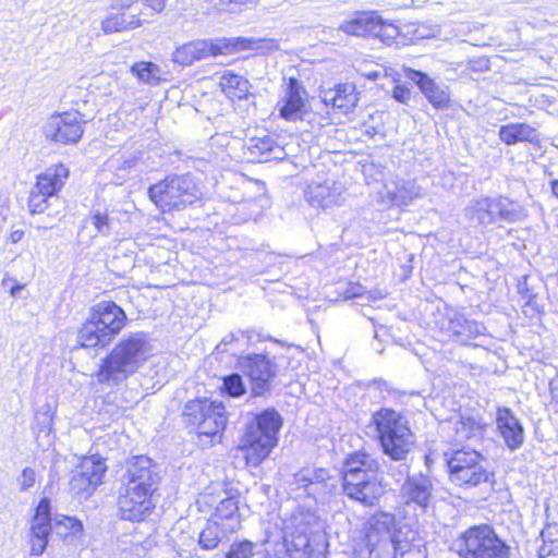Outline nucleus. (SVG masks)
<instances>
[{
    "instance_id": "obj_54",
    "label": "nucleus",
    "mask_w": 558,
    "mask_h": 558,
    "mask_svg": "<svg viewBox=\"0 0 558 558\" xmlns=\"http://www.w3.org/2000/svg\"><path fill=\"white\" fill-rule=\"evenodd\" d=\"M24 236L23 230H14L9 234V241L13 244L20 242Z\"/></svg>"
},
{
    "instance_id": "obj_46",
    "label": "nucleus",
    "mask_w": 558,
    "mask_h": 558,
    "mask_svg": "<svg viewBox=\"0 0 558 558\" xmlns=\"http://www.w3.org/2000/svg\"><path fill=\"white\" fill-rule=\"evenodd\" d=\"M49 196L38 193L37 190L33 187L28 197L29 213L33 215L43 214L49 206Z\"/></svg>"
},
{
    "instance_id": "obj_36",
    "label": "nucleus",
    "mask_w": 558,
    "mask_h": 558,
    "mask_svg": "<svg viewBox=\"0 0 558 558\" xmlns=\"http://www.w3.org/2000/svg\"><path fill=\"white\" fill-rule=\"evenodd\" d=\"M143 23L144 21L140 17V14H132L126 17L124 13H113L101 22V29L105 34H111L138 28Z\"/></svg>"
},
{
    "instance_id": "obj_57",
    "label": "nucleus",
    "mask_w": 558,
    "mask_h": 558,
    "mask_svg": "<svg viewBox=\"0 0 558 558\" xmlns=\"http://www.w3.org/2000/svg\"><path fill=\"white\" fill-rule=\"evenodd\" d=\"M551 192L558 198V180L551 181Z\"/></svg>"
},
{
    "instance_id": "obj_48",
    "label": "nucleus",
    "mask_w": 558,
    "mask_h": 558,
    "mask_svg": "<svg viewBox=\"0 0 558 558\" xmlns=\"http://www.w3.org/2000/svg\"><path fill=\"white\" fill-rule=\"evenodd\" d=\"M253 544L248 541L233 543L226 558H252Z\"/></svg>"
},
{
    "instance_id": "obj_45",
    "label": "nucleus",
    "mask_w": 558,
    "mask_h": 558,
    "mask_svg": "<svg viewBox=\"0 0 558 558\" xmlns=\"http://www.w3.org/2000/svg\"><path fill=\"white\" fill-rule=\"evenodd\" d=\"M85 223H90L97 233L101 235H109L111 226L109 216L99 210L93 211L89 217L85 219Z\"/></svg>"
},
{
    "instance_id": "obj_6",
    "label": "nucleus",
    "mask_w": 558,
    "mask_h": 558,
    "mask_svg": "<svg viewBox=\"0 0 558 558\" xmlns=\"http://www.w3.org/2000/svg\"><path fill=\"white\" fill-rule=\"evenodd\" d=\"M372 422L384 453L396 461L404 460L415 442L408 420L401 413L384 408L372 415Z\"/></svg>"
},
{
    "instance_id": "obj_32",
    "label": "nucleus",
    "mask_w": 558,
    "mask_h": 558,
    "mask_svg": "<svg viewBox=\"0 0 558 558\" xmlns=\"http://www.w3.org/2000/svg\"><path fill=\"white\" fill-rule=\"evenodd\" d=\"M389 201L397 206L409 205L422 196V187L412 180H399L392 186H386Z\"/></svg>"
},
{
    "instance_id": "obj_39",
    "label": "nucleus",
    "mask_w": 558,
    "mask_h": 558,
    "mask_svg": "<svg viewBox=\"0 0 558 558\" xmlns=\"http://www.w3.org/2000/svg\"><path fill=\"white\" fill-rule=\"evenodd\" d=\"M131 72L145 84L158 85L161 80V70L153 62H136L132 65Z\"/></svg>"
},
{
    "instance_id": "obj_5",
    "label": "nucleus",
    "mask_w": 558,
    "mask_h": 558,
    "mask_svg": "<svg viewBox=\"0 0 558 558\" xmlns=\"http://www.w3.org/2000/svg\"><path fill=\"white\" fill-rule=\"evenodd\" d=\"M281 425V415L275 409H266L247 423L238 446L247 465L258 466L269 456L278 442Z\"/></svg>"
},
{
    "instance_id": "obj_59",
    "label": "nucleus",
    "mask_w": 558,
    "mask_h": 558,
    "mask_svg": "<svg viewBox=\"0 0 558 558\" xmlns=\"http://www.w3.org/2000/svg\"><path fill=\"white\" fill-rule=\"evenodd\" d=\"M10 281H13V279H4L2 283H3V286H8V282H10Z\"/></svg>"
},
{
    "instance_id": "obj_52",
    "label": "nucleus",
    "mask_w": 558,
    "mask_h": 558,
    "mask_svg": "<svg viewBox=\"0 0 558 558\" xmlns=\"http://www.w3.org/2000/svg\"><path fill=\"white\" fill-rule=\"evenodd\" d=\"M137 1L138 0H113L111 8L119 11L118 13H124V11L129 10Z\"/></svg>"
},
{
    "instance_id": "obj_43",
    "label": "nucleus",
    "mask_w": 558,
    "mask_h": 558,
    "mask_svg": "<svg viewBox=\"0 0 558 558\" xmlns=\"http://www.w3.org/2000/svg\"><path fill=\"white\" fill-rule=\"evenodd\" d=\"M222 390L230 397L238 398L246 392V387L240 374L233 373L222 378Z\"/></svg>"
},
{
    "instance_id": "obj_4",
    "label": "nucleus",
    "mask_w": 558,
    "mask_h": 558,
    "mask_svg": "<svg viewBox=\"0 0 558 558\" xmlns=\"http://www.w3.org/2000/svg\"><path fill=\"white\" fill-rule=\"evenodd\" d=\"M283 543L291 558H324L325 536L318 518L310 511L293 513L284 524Z\"/></svg>"
},
{
    "instance_id": "obj_31",
    "label": "nucleus",
    "mask_w": 558,
    "mask_h": 558,
    "mask_svg": "<svg viewBox=\"0 0 558 558\" xmlns=\"http://www.w3.org/2000/svg\"><path fill=\"white\" fill-rule=\"evenodd\" d=\"M378 25V15L375 12H363L343 22L339 29L352 36H375Z\"/></svg>"
},
{
    "instance_id": "obj_7",
    "label": "nucleus",
    "mask_w": 558,
    "mask_h": 558,
    "mask_svg": "<svg viewBox=\"0 0 558 558\" xmlns=\"http://www.w3.org/2000/svg\"><path fill=\"white\" fill-rule=\"evenodd\" d=\"M124 311L113 302H100L93 307L89 318L78 331L83 348L107 345L125 326Z\"/></svg>"
},
{
    "instance_id": "obj_58",
    "label": "nucleus",
    "mask_w": 558,
    "mask_h": 558,
    "mask_svg": "<svg viewBox=\"0 0 558 558\" xmlns=\"http://www.w3.org/2000/svg\"><path fill=\"white\" fill-rule=\"evenodd\" d=\"M104 80H109L108 76H104V75H100L97 77V81H104Z\"/></svg>"
},
{
    "instance_id": "obj_49",
    "label": "nucleus",
    "mask_w": 558,
    "mask_h": 558,
    "mask_svg": "<svg viewBox=\"0 0 558 558\" xmlns=\"http://www.w3.org/2000/svg\"><path fill=\"white\" fill-rule=\"evenodd\" d=\"M238 502L233 498L220 501L216 509V515L220 519H232L238 513Z\"/></svg>"
},
{
    "instance_id": "obj_15",
    "label": "nucleus",
    "mask_w": 558,
    "mask_h": 558,
    "mask_svg": "<svg viewBox=\"0 0 558 558\" xmlns=\"http://www.w3.org/2000/svg\"><path fill=\"white\" fill-rule=\"evenodd\" d=\"M106 471L107 465L101 457H84L70 481L71 492L77 496L90 495L102 483Z\"/></svg>"
},
{
    "instance_id": "obj_41",
    "label": "nucleus",
    "mask_w": 558,
    "mask_h": 558,
    "mask_svg": "<svg viewBox=\"0 0 558 558\" xmlns=\"http://www.w3.org/2000/svg\"><path fill=\"white\" fill-rule=\"evenodd\" d=\"M222 538V530L218 522H208L198 536V544L205 550L215 549Z\"/></svg>"
},
{
    "instance_id": "obj_24",
    "label": "nucleus",
    "mask_w": 558,
    "mask_h": 558,
    "mask_svg": "<svg viewBox=\"0 0 558 558\" xmlns=\"http://www.w3.org/2000/svg\"><path fill=\"white\" fill-rule=\"evenodd\" d=\"M407 77L414 82L429 102L436 108L447 107L450 95L445 86L436 84L425 73L416 70H409Z\"/></svg>"
},
{
    "instance_id": "obj_56",
    "label": "nucleus",
    "mask_w": 558,
    "mask_h": 558,
    "mask_svg": "<svg viewBox=\"0 0 558 558\" xmlns=\"http://www.w3.org/2000/svg\"><path fill=\"white\" fill-rule=\"evenodd\" d=\"M23 288H24V286L19 284V283H16V284L12 286V287L10 288V293H11V295H12V296H15V295H16V294H17V293H19Z\"/></svg>"
},
{
    "instance_id": "obj_40",
    "label": "nucleus",
    "mask_w": 558,
    "mask_h": 558,
    "mask_svg": "<svg viewBox=\"0 0 558 558\" xmlns=\"http://www.w3.org/2000/svg\"><path fill=\"white\" fill-rule=\"evenodd\" d=\"M248 340L250 337H246L244 331L230 332L217 344L216 350L219 353H235L246 347Z\"/></svg>"
},
{
    "instance_id": "obj_27",
    "label": "nucleus",
    "mask_w": 558,
    "mask_h": 558,
    "mask_svg": "<svg viewBox=\"0 0 558 558\" xmlns=\"http://www.w3.org/2000/svg\"><path fill=\"white\" fill-rule=\"evenodd\" d=\"M433 484L429 477L415 475L409 477L402 486L407 502H413L422 509H426L432 498Z\"/></svg>"
},
{
    "instance_id": "obj_38",
    "label": "nucleus",
    "mask_w": 558,
    "mask_h": 558,
    "mask_svg": "<svg viewBox=\"0 0 558 558\" xmlns=\"http://www.w3.org/2000/svg\"><path fill=\"white\" fill-rule=\"evenodd\" d=\"M457 441L480 439L483 435L484 424L481 420L472 416H461L456 423Z\"/></svg>"
},
{
    "instance_id": "obj_20",
    "label": "nucleus",
    "mask_w": 558,
    "mask_h": 558,
    "mask_svg": "<svg viewBox=\"0 0 558 558\" xmlns=\"http://www.w3.org/2000/svg\"><path fill=\"white\" fill-rule=\"evenodd\" d=\"M294 481L316 500L325 499L337 488V481L326 469H303L294 475Z\"/></svg>"
},
{
    "instance_id": "obj_33",
    "label": "nucleus",
    "mask_w": 558,
    "mask_h": 558,
    "mask_svg": "<svg viewBox=\"0 0 558 558\" xmlns=\"http://www.w3.org/2000/svg\"><path fill=\"white\" fill-rule=\"evenodd\" d=\"M227 39L230 43L228 45L229 54L243 50H254L262 54H267L279 49V43L274 38L235 37Z\"/></svg>"
},
{
    "instance_id": "obj_26",
    "label": "nucleus",
    "mask_w": 558,
    "mask_h": 558,
    "mask_svg": "<svg viewBox=\"0 0 558 558\" xmlns=\"http://www.w3.org/2000/svg\"><path fill=\"white\" fill-rule=\"evenodd\" d=\"M322 99L326 106H331L332 109L344 114L352 111L359 100L355 87L348 83L324 90Z\"/></svg>"
},
{
    "instance_id": "obj_2",
    "label": "nucleus",
    "mask_w": 558,
    "mask_h": 558,
    "mask_svg": "<svg viewBox=\"0 0 558 558\" xmlns=\"http://www.w3.org/2000/svg\"><path fill=\"white\" fill-rule=\"evenodd\" d=\"M149 335L144 331L122 337L101 361L96 378L99 384L118 386L135 374L153 355Z\"/></svg>"
},
{
    "instance_id": "obj_34",
    "label": "nucleus",
    "mask_w": 558,
    "mask_h": 558,
    "mask_svg": "<svg viewBox=\"0 0 558 558\" xmlns=\"http://www.w3.org/2000/svg\"><path fill=\"white\" fill-rule=\"evenodd\" d=\"M219 86L231 100L246 98L251 87L247 78L230 71H226L220 76Z\"/></svg>"
},
{
    "instance_id": "obj_22",
    "label": "nucleus",
    "mask_w": 558,
    "mask_h": 558,
    "mask_svg": "<svg viewBox=\"0 0 558 558\" xmlns=\"http://www.w3.org/2000/svg\"><path fill=\"white\" fill-rule=\"evenodd\" d=\"M496 423L500 436L510 450H517L522 446L524 440L523 427L510 409L498 408Z\"/></svg>"
},
{
    "instance_id": "obj_25",
    "label": "nucleus",
    "mask_w": 558,
    "mask_h": 558,
    "mask_svg": "<svg viewBox=\"0 0 558 558\" xmlns=\"http://www.w3.org/2000/svg\"><path fill=\"white\" fill-rule=\"evenodd\" d=\"M466 218L476 226L487 227L498 222L496 197H478L465 207Z\"/></svg>"
},
{
    "instance_id": "obj_16",
    "label": "nucleus",
    "mask_w": 558,
    "mask_h": 558,
    "mask_svg": "<svg viewBox=\"0 0 558 558\" xmlns=\"http://www.w3.org/2000/svg\"><path fill=\"white\" fill-rule=\"evenodd\" d=\"M47 138L60 144H75L83 136L84 129L77 111L52 114L44 126Z\"/></svg>"
},
{
    "instance_id": "obj_50",
    "label": "nucleus",
    "mask_w": 558,
    "mask_h": 558,
    "mask_svg": "<svg viewBox=\"0 0 558 558\" xmlns=\"http://www.w3.org/2000/svg\"><path fill=\"white\" fill-rule=\"evenodd\" d=\"M36 482V472L32 468H25L22 471L21 476L17 478V483L21 490H28L34 486Z\"/></svg>"
},
{
    "instance_id": "obj_53",
    "label": "nucleus",
    "mask_w": 558,
    "mask_h": 558,
    "mask_svg": "<svg viewBox=\"0 0 558 558\" xmlns=\"http://www.w3.org/2000/svg\"><path fill=\"white\" fill-rule=\"evenodd\" d=\"M144 4L156 13H161L167 4L166 0H144Z\"/></svg>"
},
{
    "instance_id": "obj_37",
    "label": "nucleus",
    "mask_w": 558,
    "mask_h": 558,
    "mask_svg": "<svg viewBox=\"0 0 558 558\" xmlns=\"http://www.w3.org/2000/svg\"><path fill=\"white\" fill-rule=\"evenodd\" d=\"M498 220L507 222H518L526 218L527 211L520 203L507 197H496Z\"/></svg>"
},
{
    "instance_id": "obj_19",
    "label": "nucleus",
    "mask_w": 558,
    "mask_h": 558,
    "mask_svg": "<svg viewBox=\"0 0 558 558\" xmlns=\"http://www.w3.org/2000/svg\"><path fill=\"white\" fill-rule=\"evenodd\" d=\"M395 517L390 513H375L367 522L366 545L369 558H381L386 541H390L395 527Z\"/></svg>"
},
{
    "instance_id": "obj_21",
    "label": "nucleus",
    "mask_w": 558,
    "mask_h": 558,
    "mask_svg": "<svg viewBox=\"0 0 558 558\" xmlns=\"http://www.w3.org/2000/svg\"><path fill=\"white\" fill-rule=\"evenodd\" d=\"M243 148L248 161L264 162L270 159H282L284 156L283 148L268 134L245 140Z\"/></svg>"
},
{
    "instance_id": "obj_30",
    "label": "nucleus",
    "mask_w": 558,
    "mask_h": 558,
    "mask_svg": "<svg viewBox=\"0 0 558 558\" xmlns=\"http://www.w3.org/2000/svg\"><path fill=\"white\" fill-rule=\"evenodd\" d=\"M499 138L507 145H514L519 142L531 144L539 143V134L533 126L526 123H509L499 129Z\"/></svg>"
},
{
    "instance_id": "obj_55",
    "label": "nucleus",
    "mask_w": 558,
    "mask_h": 558,
    "mask_svg": "<svg viewBox=\"0 0 558 558\" xmlns=\"http://www.w3.org/2000/svg\"><path fill=\"white\" fill-rule=\"evenodd\" d=\"M549 389L553 400L558 401V377L550 380Z\"/></svg>"
},
{
    "instance_id": "obj_11",
    "label": "nucleus",
    "mask_w": 558,
    "mask_h": 558,
    "mask_svg": "<svg viewBox=\"0 0 558 558\" xmlns=\"http://www.w3.org/2000/svg\"><path fill=\"white\" fill-rule=\"evenodd\" d=\"M184 414L189 424L195 426L199 435L207 437L218 435L227 424L226 408L219 401L191 400L185 404Z\"/></svg>"
},
{
    "instance_id": "obj_60",
    "label": "nucleus",
    "mask_w": 558,
    "mask_h": 558,
    "mask_svg": "<svg viewBox=\"0 0 558 558\" xmlns=\"http://www.w3.org/2000/svg\"><path fill=\"white\" fill-rule=\"evenodd\" d=\"M362 294L360 292H353V296H361Z\"/></svg>"
},
{
    "instance_id": "obj_47",
    "label": "nucleus",
    "mask_w": 558,
    "mask_h": 558,
    "mask_svg": "<svg viewBox=\"0 0 558 558\" xmlns=\"http://www.w3.org/2000/svg\"><path fill=\"white\" fill-rule=\"evenodd\" d=\"M259 0H205L217 12L232 11V5H256Z\"/></svg>"
},
{
    "instance_id": "obj_12",
    "label": "nucleus",
    "mask_w": 558,
    "mask_h": 558,
    "mask_svg": "<svg viewBox=\"0 0 558 558\" xmlns=\"http://www.w3.org/2000/svg\"><path fill=\"white\" fill-rule=\"evenodd\" d=\"M450 480L459 486H477L487 482L489 473L475 450H457L448 459Z\"/></svg>"
},
{
    "instance_id": "obj_23",
    "label": "nucleus",
    "mask_w": 558,
    "mask_h": 558,
    "mask_svg": "<svg viewBox=\"0 0 558 558\" xmlns=\"http://www.w3.org/2000/svg\"><path fill=\"white\" fill-rule=\"evenodd\" d=\"M417 533L407 524L395 525L390 541H386L381 558H397L415 547Z\"/></svg>"
},
{
    "instance_id": "obj_28",
    "label": "nucleus",
    "mask_w": 558,
    "mask_h": 558,
    "mask_svg": "<svg viewBox=\"0 0 558 558\" xmlns=\"http://www.w3.org/2000/svg\"><path fill=\"white\" fill-rule=\"evenodd\" d=\"M305 102L300 93L296 80L291 78L284 98L278 104L280 116L288 121L301 119L304 113Z\"/></svg>"
},
{
    "instance_id": "obj_18",
    "label": "nucleus",
    "mask_w": 558,
    "mask_h": 558,
    "mask_svg": "<svg viewBox=\"0 0 558 558\" xmlns=\"http://www.w3.org/2000/svg\"><path fill=\"white\" fill-rule=\"evenodd\" d=\"M227 38H217L214 40H195L175 49L172 60L181 65H190L194 61L206 59L208 57L229 54Z\"/></svg>"
},
{
    "instance_id": "obj_10",
    "label": "nucleus",
    "mask_w": 558,
    "mask_h": 558,
    "mask_svg": "<svg viewBox=\"0 0 558 558\" xmlns=\"http://www.w3.org/2000/svg\"><path fill=\"white\" fill-rule=\"evenodd\" d=\"M458 546L460 558H510V547L487 524L468 529Z\"/></svg>"
},
{
    "instance_id": "obj_13",
    "label": "nucleus",
    "mask_w": 558,
    "mask_h": 558,
    "mask_svg": "<svg viewBox=\"0 0 558 558\" xmlns=\"http://www.w3.org/2000/svg\"><path fill=\"white\" fill-rule=\"evenodd\" d=\"M238 368L250 379L254 397L265 395L270 390L276 377L277 365L264 354H247L238 357Z\"/></svg>"
},
{
    "instance_id": "obj_14",
    "label": "nucleus",
    "mask_w": 558,
    "mask_h": 558,
    "mask_svg": "<svg viewBox=\"0 0 558 558\" xmlns=\"http://www.w3.org/2000/svg\"><path fill=\"white\" fill-rule=\"evenodd\" d=\"M438 325L440 331L448 339L462 344H466L470 340L486 333V327L483 323L469 319L463 313L452 307L446 308Z\"/></svg>"
},
{
    "instance_id": "obj_51",
    "label": "nucleus",
    "mask_w": 558,
    "mask_h": 558,
    "mask_svg": "<svg viewBox=\"0 0 558 558\" xmlns=\"http://www.w3.org/2000/svg\"><path fill=\"white\" fill-rule=\"evenodd\" d=\"M392 96L397 101L408 104L411 98V90L403 85H397L393 88Z\"/></svg>"
},
{
    "instance_id": "obj_3",
    "label": "nucleus",
    "mask_w": 558,
    "mask_h": 558,
    "mask_svg": "<svg viewBox=\"0 0 558 558\" xmlns=\"http://www.w3.org/2000/svg\"><path fill=\"white\" fill-rule=\"evenodd\" d=\"M379 462L366 452H355L342 469L343 493L365 506H373L383 493Z\"/></svg>"
},
{
    "instance_id": "obj_17",
    "label": "nucleus",
    "mask_w": 558,
    "mask_h": 558,
    "mask_svg": "<svg viewBox=\"0 0 558 558\" xmlns=\"http://www.w3.org/2000/svg\"><path fill=\"white\" fill-rule=\"evenodd\" d=\"M345 189L340 181L326 179L313 181L304 190V197L313 208L328 210L340 207L345 202Z\"/></svg>"
},
{
    "instance_id": "obj_1",
    "label": "nucleus",
    "mask_w": 558,
    "mask_h": 558,
    "mask_svg": "<svg viewBox=\"0 0 558 558\" xmlns=\"http://www.w3.org/2000/svg\"><path fill=\"white\" fill-rule=\"evenodd\" d=\"M159 481L157 465L149 457L134 456L126 461L117 501L123 520L141 521L149 513Z\"/></svg>"
},
{
    "instance_id": "obj_29",
    "label": "nucleus",
    "mask_w": 558,
    "mask_h": 558,
    "mask_svg": "<svg viewBox=\"0 0 558 558\" xmlns=\"http://www.w3.org/2000/svg\"><path fill=\"white\" fill-rule=\"evenodd\" d=\"M68 175L69 170L65 166L61 163L52 166L37 177L34 189L51 198L62 187Z\"/></svg>"
},
{
    "instance_id": "obj_8",
    "label": "nucleus",
    "mask_w": 558,
    "mask_h": 558,
    "mask_svg": "<svg viewBox=\"0 0 558 558\" xmlns=\"http://www.w3.org/2000/svg\"><path fill=\"white\" fill-rule=\"evenodd\" d=\"M148 197L162 213H170L194 204L201 192L191 174H170L148 187Z\"/></svg>"
},
{
    "instance_id": "obj_44",
    "label": "nucleus",
    "mask_w": 558,
    "mask_h": 558,
    "mask_svg": "<svg viewBox=\"0 0 558 558\" xmlns=\"http://www.w3.org/2000/svg\"><path fill=\"white\" fill-rule=\"evenodd\" d=\"M378 24L379 27H376L374 37L379 38L387 45H391L400 34L399 27L392 23L385 22L379 15Z\"/></svg>"
},
{
    "instance_id": "obj_42",
    "label": "nucleus",
    "mask_w": 558,
    "mask_h": 558,
    "mask_svg": "<svg viewBox=\"0 0 558 558\" xmlns=\"http://www.w3.org/2000/svg\"><path fill=\"white\" fill-rule=\"evenodd\" d=\"M543 544L538 549V556L541 558L548 557L556 553L558 549V525L548 524L541 532Z\"/></svg>"
},
{
    "instance_id": "obj_9",
    "label": "nucleus",
    "mask_w": 558,
    "mask_h": 558,
    "mask_svg": "<svg viewBox=\"0 0 558 558\" xmlns=\"http://www.w3.org/2000/svg\"><path fill=\"white\" fill-rule=\"evenodd\" d=\"M60 536L76 535L82 533L83 523L72 517L56 515L53 523L50 512V501L43 498L36 507L35 515L31 523V553L32 555H41L48 544V536L51 530Z\"/></svg>"
},
{
    "instance_id": "obj_35",
    "label": "nucleus",
    "mask_w": 558,
    "mask_h": 558,
    "mask_svg": "<svg viewBox=\"0 0 558 558\" xmlns=\"http://www.w3.org/2000/svg\"><path fill=\"white\" fill-rule=\"evenodd\" d=\"M136 159L132 156L118 155L112 156L105 163V172H110V181L116 185H121L129 177L130 170L135 167Z\"/></svg>"
}]
</instances>
